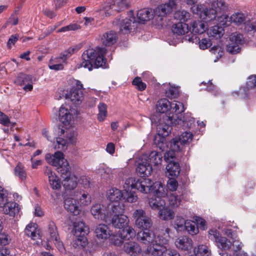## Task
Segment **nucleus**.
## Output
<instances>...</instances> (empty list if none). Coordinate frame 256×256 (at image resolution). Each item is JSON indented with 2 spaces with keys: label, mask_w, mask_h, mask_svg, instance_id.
<instances>
[{
  "label": "nucleus",
  "mask_w": 256,
  "mask_h": 256,
  "mask_svg": "<svg viewBox=\"0 0 256 256\" xmlns=\"http://www.w3.org/2000/svg\"><path fill=\"white\" fill-rule=\"evenodd\" d=\"M211 8H204V5L198 4L191 7L194 14H199L200 18L208 22L216 18L218 14L225 12L227 9L226 4L222 0H214L210 2Z\"/></svg>",
  "instance_id": "obj_3"
},
{
  "label": "nucleus",
  "mask_w": 256,
  "mask_h": 256,
  "mask_svg": "<svg viewBox=\"0 0 256 256\" xmlns=\"http://www.w3.org/2000/svg\"><path fill=\"white\" fill-rule=\"evenodd\" d=\"M172 30L174 34L184 35L188 32L189 28L188 24L180 22L174 24Z\"/></svg>",
  "instance_id": "obj_43"
},
{
  "label": "nucleus",
  "mask_w": 256,
  "mask_h": 256,
  "mask_svg": "<svg viewBox=\"0 0 256 256\" xmlns=\"http://www.w3.org/2000/svg\"><path fill=\"white\" fill-rule=\"evenodd\" d=\"M245 29L248 31L256 30V16L245 22Z\"/></svg>",
  "instance_id": "obj_59"
},
{
  "label": "nucleus",
  "mask_w": 256,
  "mask_h": 256,
  "mask_svg": "<svg viewBox=\"0 0 256 256\" xmlns=\"http://www.w3.org/2000/svg\"><path fill=\"white\" fill-rule=\"evenodd\" d=\"M116 12H118L126 8L130 4L128 0H112Z\"/></svg>",
  "instance_id": "obj_55"
},
{
  "label": "nucleus",
  "mask_w": 256,
  "mask_h": 256,
  "mask_svg": "<svg viewBox=\"0 0 256 256\" xmlns=\"http://www.w3.org/2000/svg\"><path fill=\"white\" fill-rule=\"evenodd\" d=\"M45 158L49 164L56 167L58 172L62 176L63 175L66 176L69 172L70 167L62 152L58 151L53 154H46Z\"/></svg>",
  "instance_id": "obj_8"
},
{
  "label": "nucleus",
  "mask_w": 256,
  "mask_h": 256,
  "mask_svg": "<svg viewBox=\"0 0 256 256\" xmlns=\"http://www.w3.org/2000/svg\"><path fill=\"white\" fill-rule=\"evenodd\" d=\"M123 192L120 190L112 188L108 190L106 194L107 198L111 202H118L122 198Z\"/></svg>",
  "instance_id": "obj_40"
},
{
  "label": "nucleus",
  "mask_w": 256,
  "mask_h": 256,
  "mask_svg": "<svg viewBox=\"0 0 256 256\" xmlns=\"http://www.w3.org/2000/svg\"><path fill=\"white\" fill-rule=\"evenodd\" d=\"M166 174L168 178H175L180 174V169L176 162H169L166 166Z\"/></svg>",
  "instance_id": "obj_36"
},
{
  "label": "nucleus",
  "mask_w": 256,
  "mask_h": 256,
  "mask_svg": "<svg viewBox=\"0 0 256 256\" xmlns=\"http://www.w3.org/2000/svg\"><path fill=\"white\" fill-rule=\"evenodd\" d=\"M163 154L156 151L152 152L148 156H147L148 162L152 166H158L162 161Z\"/></svg>",
  "instance_id": "obj_39"
},
{
  "label": "nucleus",
  "mask_w": 256,
  "mask_h": 256,
  "mask_svg": "<svg viewBox=\"0 0 256 256\" xmlns=\"http://www.w3.org/2000/svg\"><path fill=\"white\" fill-rule=\"evenodd\" d=\"M72 226L71 246L75 249L82 248L88 244L86 236L89 233V228L81 221L74 222Z\"/></svg>",
  "instance_id": "obj_6"
},
{
  "label": "nucleus",
  "mask_w": 256,
  "mask_h": 256,
  "mask_svg": "<svg viewBox=\"0 0 256 256\" xmlns=\"http://www.w3.org/2000/svg\"><path fill=\"white\" fill-rule=\"evenodd\" d=\"M32 82V77L31 76L22 74H20L14 80V82L18 85L24 84Z\"/></svg>",
  "instance_id": "obj_52"
},
{
  "label": "nucleus",
  "mask_w": 256,
  "mask_h": 256,
  "mask_svg": "<svg viewBox=\"0 0 256 256\" xmlns=\"http://www.w3.org/2000/svg\"><path fill=\"white\" fill-rule=\"evenodd\" d=\"M194 122V119L192 118L187 120L186 119L182 120V117L180 116L172 115L170 116H165L162 119H160L156 122V126L158 134L159 136L162 137L166 136L170 132L172 125H176L184 124V126L190 128Z\"/></svg>",
  "instance_id": "obj_4"
},
{
  "label": "nucleus",
  "mask_w": 256,
  "mask_h": 256,
  "mask_svg": "<svg viewBox=\"0 0 256 256\" xmlns=\"http://www.w3.org/2000/svg\"><path fill=\"white\" fill-rule=\"evenodd\" d=\"M170 147L172 150L166 152L164 156V160L166 162H174V159L176 156L175 152L179 151L180 150H174L171 146Z\"/></svg>",
  "instance_id": "obj_60"
},
{
  "label": "nucleus",
  "mask_w": 256,
  "mask_h": 256,
  "mask_svg": "<svg viewBox=\"0 0 256 256\" xmlns=\"http://www.w3.org/2000/svg\"><path fill=\"white\" fill-rule=\"evenodd\" d=\"M174 18L180 22L184 23L190 19L191 14L185 10H180L174 12Z\"/></svg>",
  "instance_id": "obj_48"
},
{
  "label": "nucleus",
  "mask_w": 256,
  "mask_h": 256,
  "mask_svg": "<svg viewBox=\"0 0 256 256\" xmlns=\"http://www.w3.org/2000/svg\"><path fill=\"white\" fill-rule=\"evenodd\" d=\"M92 202L91 196L88 193H83L78 200V203L80 206L89 205Z\"/></svg>",
  "instance_id": "obj_57"
},
{
  "label": "nucleus",
  "mask_w": 256,
  "mask_h": 256,
  "mask_svg": "<svg viewBox=\"0 0 256 256\" xmlns=\"http://www.w3.org/2000/svg\"><path fill=\"white\" fill-rule=\"evenodd\" d=\"M116 12L112 0L103 4L100 10L95 12L96 16L103 18L104 16H108Z\"/></svg>",
  "instance_id": "obj_25"
},
{
  "label": "nucleus",
  "mask_w": 256,
  "mask_h": 256,
  "mask_svg": "<svg viewBox=\"0 0 256 256\" xmlns=\"http://www.w3.org/2000/svg\"><path fill=\"white\" fill-rule=\"evenodd\" d=\"M178 94V88L175 87L170 86L169 88L166 91V96L171 99L176 98Z\"/></svg>",
  "instance_id": "obj_64"
},
{
  "label": "nucleus",
  "mask_w": 256,
  "mask_h": 256,
  "mask_svg": "<svg viewBox=\"0 0 256 256\" xmlns=\"http://www.w3.org/2000/svg\"><path fill=\"white\" fill-rule=\"evenodd\" d=\"M156 182L148 178H142L136 180L134 178L130 177L126 180L125 187L128 188L131 186L132 188L136 189L141 192L148 194L154 192L156 189L154 186Z\"/></svg>",
  "instance_id": "obj_9"
},
{
  "label": "nucleus",
  "mask_w": 256,
  "mask_h": 256,
  "mask_svg": "<svg viewBox=\"0 0 256 256\" xmlns=\"http://www.w3.org/2000/svg\"><path fill=\"white\" fill-rule=\"evenodd\" d=\"M194 135L190 132L186 131L178 137L173 138L170 142V146L174 150H181V146L189 144L193 140Z\"/></svg>",
  "instance_id": "obj_15"
},
{
  "label": "nucleus",
  "mask_w": 256,
  "mask_h": 256,
  "mask_svg": "<svg viewBox=\"0 0 256 256\" xmlns=\"http://www.w3.org/2000/svg\"><path fill=\"white\" fill-rule=\"evenodd\" d=\"M122 250L129 256H138L142 252V248L137 242L128 241L124 243Z\"/></svg>",
  "instance_id": "obj_20"
},
{
  "label": "nucleus",
  "mask_w": 256,
  "mask_h": 256,
  "mask_svg": "<svg viewBox=\"0 0 256 256\" xmlns=\"http://www.w3.org/2000/svg\"><path fill=\"white\" fill-rule=\"evenodd\" d=\"M94 232L96 238L99 240H106L110 236V230L107 225L103 224L96 226Z\"/></svg>",
  "instance_id": "obj_30"
},
{
  "label": "nucleus",
  "mask_w": 256,
  "mask_h": 256,
  "mask_svg": "<svg viewBox=\"0 0 256 256\" xmlns=\"http://www.w3.org/2000/svg\"><path fill=\"white\" fill-rule=\"evenodd\" d=\"M78 178L73 174H68L62 180V184L66 190H74L78 186Z\"/></svg>",
  "instance_id": "obj_29"
},
{
  "label": "nucleus",
  "mask_w": 256,
  "mask_h": 256,
  "mask_svg": "<svg viewBox=\"0 0 256 256\" xmlns=\"http://www.w3.org/2000/svg\"><path fill=\"white\" fill-rule=\"evenodd\" d=\"M228 224L224 225L225 228H223V226H221L220 225H219L218 228L220 230H222V232L226 235L228 237L232 238V240L236 239V234L232 232L231 230L227 228Z\"/></svg>",
  "instance_id": "obj_58"
},
{
  "label": "nucleus",
  "mask_w": 256,
  "mask_h": 256,
  "mask_svg": "<svg viewBox=\"0 0 256 256\" xmlns=\"http://www.w3.org/2000/svg\"><path fill=\"white\" fill-rule=\"evenodd\" d=\"M152 170V166L148 162L147 156H143L138 162L136 172L141 176H148Z\"/></svg>",
  "instance_id": "obj_18"
},
{
  "label": "nucleus",
  "mask_w": 256,
  "mask_h": 256,
  "mask_svg": "<svg viewBox=\"0 0 256 256\" xmlns=\"http://www.w3.org/2000/svg\"><path fill=\"white\" fill-rule=\"evenodd\" d=\"M38 226L35 223H30L25 228L24 232L26 235L30 237L33 240H36L40 238L39 230Z\"/></svg>",
  "instance_id": "obj_34"
},
{
  "label": "nucleus",
  "mask_w": 256,
  "mask_h": 256,
  "mask_svg": "<svg viewBox=\"0 0 256 256\" xmlns=\"http://www.w3.org/2000/svg\"><path fill=\"white\" fill-rule=\"evenodd\" d=\"M128 18L124 19L120 18L118 22L120 26V30L122 31L125 30H128L130 28L131 24L134 23L136 22L135 18L134 16V12L132 11H130L128 14Z\"/></svg>",
  "instance_id": "obj_37"
},
{
  "label": "nucleus",
  "mask_w": 256,
  "mask_h": 256,
  "mask_svg": "<svg viewBox=\"0 0 256 256\" xmlns=\"http://www.w3.org/2000/svg\"><path fill=\"white\" fill-rule=\"evenodd\" d=\"M80 28V26L76 24H71L64 26L57 30V32H64L68 31L76 30Z\"/></svg>",
  "instance_id": "obj_62"
},
{
  "label": "nucleus",
  "mask_w": 256,
  "mask_h": 256,
  "mask_svg": "<svg viewBox=\"0 0 256 256\" xmlns=\"http://www.w3.org/2000/svg\"><path fill=\"white\" fill-rule=\"evenodd\" d=\"M246 20V15L242 12H236L230 17V20L237 26L244 24Z\"/></svg>",
  "instance_id": "obj_47"
},
{
  "label": "nucleus",
  "mask_w": 256,
  "mask_h": 256,
  "mask_svg": "<svg viewBox=\"0 0 256 256\" xmlns=\"http://www.w3.org/2000/svg\"><path fill=\"white\" fill-rule=\"evenodd\" d=\"M180 0H168V2L158 6L154 10L156 15L158 16H164L170 14Z\"/></svg>",
  "instance_id": "obj_16"
},
{
  "label": "nucleus",
  "mask_w": 256,
  "mask_h": 256,
  "mask_svg": "<svg viewBox=\"0 0 256 256\" xmlns=\"http://www.w3.org/2000/svg\"><path fill=\"white\" fill-rule=\"evenodd\" d=\"M119 206L122 207L124 210V206L120 204ZM124 211L120 213H112L111 222L115 228L120 229L128 225L130 222L128 218L126 215L121 214Z\"/></svg>",
  "instance_id": "obj_17"
},
{
  "label": "nucleus",
  "mask_w": 256,
  "mask_h": 256,
  "mask_svg": "<svg viewBox=\"0 0 256 256\" xmlns=\"http://www.w3.org/2000/svg\"><path fill=\"white\" fill-rule=\"evenodd\" d=\"M14 174L22 180L26 178V173L24 166L20 163H18L14 168Z\"/></svg>",
  "instance_id": "obj_56"
},
{
  "label": "nucleus",
  "mask_w": 256,
  "mask_h": 256,
  "mask_svg": "<svg viewBox=\"0 0 256 256\" xmlns=\"http://www.w3.org/2000/svg\"><path fill=\"white\" fill-rule=\"evenodd\" d=\"M192 33L194 34H202L206 32V25L201 20H194L190 24Z\"/></svg>",
  "instance_id": "obj_42"
},
{
  "label": "nucleus",
  "mask_w": 256,
  "mask_h": 256,
  "mask_svg": "<svg viewBox=\"0 0 256 256\" xmlns=\"http://www.w3.org/2000/svg\"><path fill=\"white\" fill-rule=\"evenodd\" d=\"M118 236L124 240L133 239L136 236V231L132 226L128 225L120 229Z\"/></svg>",
  "instance_id": "obj_31"
},
{
  "label": "nucleus",
  "mask_w": 256,
  "mask_h": 256,
  "mask_svg": "<svg viewBox=\"0 0 256 256\" xmlns=\"http://www.w3.org/2000/svg\"><path fill=\"white\" fill-rule=\"evenodd\" d=\"M117 39L116 34L113 31H109L104 33L101 36L102 43L105 45L110 46L114 44Z\"/></svg>",
  "instance_id": "obj_35"
},
{
  "label": "nucleus",
  "mask_w": 256,
  "mask_h": 256,
  "mask_svg": "<svg viewBox=\"0 0 256 256\" xmlns=\"http://www.w3.org/2000/svg\"><path fill=\"white\" fill-rule=\"evenodd\" d=\"M79 49V48L76 46H72L66 50L62 52L58 56L62 60V63L66 64L67 60L70 58L73 54L76 52Z\"/></svg>",
  "instance_id": "obj_46"
},
{
  "label": "nucleus",
  "mask_w": 256,
  "mask_h": 256,
  "mask_svg": "<svg viewBox=\"0 0 256 256\" xmlns=\"http://www.w3.org/2000/svg\"><path fill=\"white\" fill-rule=\"evenodd\" d=\"M45 174L48 176L49 184L54 190H59L61 188L60 181L56 174L52 171L50 168L46 167L44 170Z\"/></svg>",
  "instance_id": "obj_26"
},
{
  "label": "nucleus",
  "mask_w": 256,
  "mask_h": 256,
  "mask_svg": "<svg viewBox=\"0 0 256 256\" xmlns=\"http://www.w3.org/2000/svg\"><path fill=\"white\" fill-rule=\"evenodd\" d=\"M122 212L123 208L119 206V204H110L107 206L100 204H96L90 208V213L95 219L106 222L110 220L112 213H120Z\"/></svg>",
  "instance_id": "obj_5"
},
{
  "label": "nucleus",
  "mask_w": 256,
  "mask_h": 256,
  "mask_svg": "<svg viewBox=\"0 0 256 256\" xmlns=\"http://www.w3.org/2000/svg\"><path fill=\"white\" fill-rule=\"evenodd\" d=\"M4 214L10 216H14L20 212L19 205L14 202L8 201V193L6 194V200L2 204Z\"/></svg>",
  "instance_id": "obj_19"
},
{
  "label": "nucleus",
  "mask_w": 256,
  "mask_h": 256,
  "mask_svg": "<svg viewBox=\"0 0 256 256\" xmlns=\"http://www.w3.org/2000/svg\"><path fill=\"white\" fill-rule=\"evenodd\" d=\"M106 52V48H100L86 50L82 55V62L78 66V68L83 67L91 70L92 69L93 64H94L96 67L106 68L108 66L106 60L104 58Z\"/></svg>",
  "instance_id": "obj_2"
},
{
  "label": "nucleus",
  "mask_w": 256,
  "mask_h": 256,
  "mask_svg": "<svg viewBox=\"0 0 256 256\" xmlns=\"http://www.w3.org/2000/svg\"><path fill=\"white\" fill-rule=\"evenodd\" d=\"M98 120L100 122H102L106 119L107 116V106L105 104L101 102L98 106Z\"/></svg>",
  "instance_id": "obj_51"
},
{
  "label": "nucleus",
  "mask_w": 256,
  "mask_h": 256,
  "mask_svg": "<svg viewBox=\"0 0 256 256\" xmlns=\"http://www.w3.org/2000/svg\"><path fill=\"white\" fill-rule=\"evenodd\" d=\"M178 182L174 178H169V179L167 182L166 186L170 191H176L178 188Z\"/></svg>",
  "instance_id": "obj_61"
},
{
  "label": "nucleus",
  "mask_w": 256,
  "mask_h": 256,
  "mask_svg": "<svg viewBox=\"0 0 256 256\" xmlns=\"http://www.w3.org/2000/svg\"><path fill=\"white\" fill-rule=\"evenodd\" d=\"M126 182L124 184V192L123 193L122 198L124 202L129 203L135 202L138 200V196L134 192L130 190L131 186L125 187Z\"/></svg>",
  "instance_id": "obj_38"
},
{
  "label": "nucleus",
  "mask_w": 256,
  "mask_h": 256,
  "mask_svg": "<svg viewBox=\"0 0 256 256\" xmlns=\"http://www.w3.org/2000/svg\"><path fill=\"white\" fill-rule=\"evenodd\" d=\"M66 98L70 100L76 106L81 104L84 100V94L80 90L73 88L66 94Z\"/></svg>",
  "instance_id": "obj_24"
},
{
  "label": "nucleus",
  "mask_w": 256,
  "mask_h": 256,
  "mask_svg": "<svg viewBox=\"0 0 256 256\" xmlns=\"http://www.w3.org/2000/svg\"><path fill=\"white\" fill-rule=\"evenodd\" d=\"M170 232V229L167 228L165 229L164 233V234H167L166 237H162L160 236L158 237V241L161 242L160 244H162L166 250H164L162 256H180V253L176 250L168 248L166 246L168 242V237H169Z\"/></svg>",
  "instance_id": "obj_21"
},
{
  "label": "nucleus",
  "mask_w": 256,
  "mask_h": 256,
  "mask_svg": "<svg viewBox=\"0 0 256 256\" xmlns=\"http://www.w3.org/2000/svg\"><path fill=\"white\" fill-rule=\"evenodd\" d=\"M154 186L156 189L153 192L154 196L150 198L148 203L152 209L158 210L166 205L165 200L162 198L167 196V190L159 182H156Z\"/></svg>",
  "instance_id": "obj_10"
},
{
  "label": "nucleus",
  "mask_w": 256,
  "mask_h": 256,
  "mask_svg": "<svg viewBox=\"0 0 256 256\" xmlns=\"http://www.w3.org/2000/svg\"><path fill=\"white\" fill-rule=\"evenodd\" d=\"M154 10L151 8H144L139 10L137 17L140 22H144L151 20L154 16Z\"/></svg>",
  "instance_id": "obj_32"
},
{
  "label": "nucleus",
  "mask_w": 256,
  "mask_h": 256,
  "mask_svg": "<svg viewBox=\"0 0 256 256\" xmlns=\"http://www.w3.org/2000/svg\"><path fill=\"white\" fill-rule=\"evenodd\" d=\"M136 226L142 230L150 229L152 226L150 218L146 216V212L142 209H137L133 213Z\"/></svg>",
  "instance_id": "obj_11"
},
{
  "label": "nucleus",
  "mask_w": 256,
  "mask_h": 256,
  "mask_svg": "<svg viewBox=\"0 0 256 256\" xmlns=\"http://www.w3.org/2000/svg\"><path fill=\"white\" fill-rule=\"evenodd\" d=\"M64 207L68 212L75 216L78 215L81 211L76 204V200L70 197L64 199Z\"/></svg>",
  "instance_id": "obj_27"
},
{
  "label": "nucleus",
  "mask_w": 256,
  "mask_h": 256,
  "mask_svg": "<svg viewBox=\"0 0 256 256\" xmlns=\"http://www.w3.org/2000/svg\"><path fill=\"white\" fill-rule=\"evenodd\" d=\"M164 250H166V248L160 244L150 245L147 246L142 256H162Z\"/></svg>",
  "instance_id": "obj_28"
},
{
  "label": "nucleus",
  "mask_w": 256,
  "mask_h": 256,
  "mask_svg": "<svg viewBox=\"0 0 256 256\" xmlns=\"http://www.w3.org/2000/svg\"><path fill=\"white\" fill-rule=\"evenodd\" d=\"M64 63H62V60L58 56L52 59L48 64V67L50 70H61L64 68Z\"/></svg>",
  "instance_id": "obj_49"
},
{
  "label": "nucleus",
  "mask_w": 256,
  "mask_h": 256,
  "mask_svg": "<svg viewBox=\"0 0 256 256\" xmlns=\"http://www.w3.org/2000/svg\"><path fill=\"white\" fill-rule=\"evenodd\" d=\"M158 210V217L162 220H168L174 218V210L169 208H165V206Z\"/></svg>",
  "instance_id": "obj_45"
},
{
  "label": "nucleus",
  "mask_w": 256,
  "mask_h": 256,
  "mask_svg": "<svg viewBox=\"0 0 256 256\" xmlns=\"http://www.w3.org/2000/svg\"><path fill=\"white\" fill-rule=\"evenodd\" d=\"M49 232L50 234V241L52 242L58 250L62 254L66 252L65 248L62 242L60 240L56 231V227L52 224L49 228Z\"/></svg>",
  "instance_id": "obj_23"
},
{
  "label": "nucleus",
  "mask_w": 256,
  "mask_h": 256,
  "mask_svg": "<svg viewBox=\"0 0 256 256\" xmlns=\"http://www.w3.org/2000/svg\"><path fill=\"white\" fill-rule=\"evenodd\" d=\"M97 173L104 180H110L113 177L114 170L104 164H100L96 169Z\"/></svg>",
  "instance_id": "obj_33"
},
{
  "label": "nucleus",
  "mask_w": 256,
  "mask_h": 256,
  "mask_svg": "<svg viewBox=\"0 0 256 256\" xmlns=\"http://www.w3.org/2000/svg\"><path fill=\"white\" fill-rule=\"evenodd\" d=\"M206 33L209 37L214 38H220L224 34V30L221 26H214L208 28Z\"/></svg>",
  "instance_id": "obj_44"
},
{
  "label": "nucleus",
  "mask_w": 256,
  "mask_h": 256,
  "mask_svg": "<svg viewBox=\"0 0 256 256\" xmlns=\"http://www.w3.org/2000/svg\"><path fill=\"white\" fill-rule=\"evenodd\" d=\"M186 222L183 218L176 216L172 224L177 232H180L184 230Z\"/></svg>",
  "instance_id": "obj_50"
},
{
  "label": "nucleus",
  "mask_w": 256,
  "mask_h": 256,
  "mask_svg": "<svg viewBox=\"0 0 256 256\" xmlns=\"http://www.w3.org/2000/svg\"><path fill=\"white\" fill-rule=\"evenodd\" d=\"M174 245L180 250L188 252L192 248L193 242L188 236H181L176 240Z\"/></svg>",
  "instance_id": "obj_22"
},
{
  "label": "nucleus",
  "mask_w": 256,
  "mask_h": 256,
  "mask_svg": "<svg viewBox=\"0 0 256 256\" xmlns=\"http://www.w3.org/2000/svg\"><path fill=\"white\" fill-rule=\"evenodd\" d=\"M244 42L242 34L238 32L231 34L229 37V41L226 46V50L232 54L238 53L241 50L240 46Z\"/></svg>",
  "instance_id": "obj_12"
},
{
  "label": "nucleus",
  "mask_w": 256,
  "mask_h": 256,
  "mask_svg": "<svg viewBox=\"0 0 256 256\" xmlns=\"http://www.w3.org/2000/svg\"><path fill=\"white\" fill-rule=\"evenodd\" d=\"M60 121L64 126L59 127L58 136L54 143L56 149L66 150L70 144L76 142L77 134L76 132L66 127L71 120L72 114L68 110L62 106L59 109Z\"/></svg>",
  "instance_id": "obj_1"
},
{
  "label": "nucleus",
  "mask_w": 256,
  "mask_h": 256,
  "mask_svg": "<svg viewBox=\"0 0 256 256\" xmlns=\"http://www.w3.org/2000/svg\"><path fill=\"white\" fill-rule=\"evenodd\" d=\"M186 230L188 234L194 236L198 234L199 232L198 228L196 224L191 220H186L184 230Z\"/></svg>",
  "instance_id": "obj_54"
},
{
  "label": "nucleus",
  "mask_w": 256,
  "mask_h": 256,
  "mask_svg": "<svg viewBox=\"0 0 256 256\" xmlns=\"http://www.w3.org/2000/svg\"><path fill=\"white\" fill-rule=\"evenodd\" d=\"M158 236L164 237L162 236L158 235L157 237L156 236L154 232L150 230V229L146 230H141L137 234V238L140 242L147 245V246L150 245L154 246L155 244H161V242L158 241Z\"/></svg>",
  "instance_id": "obj_13"
},
{
  "label": "nucleus",
  "mask_w": 256,
  "mask_h": 256,
  "mask_svg": "<svg viewBox=\"0 0 256 256\" xmlns=\"http://www.w3.org/2000/svg\"><path fill=\"white\" fill-rule=\"evenodd\" d=\"M199 47L201 50H206L212 45V42L210 38H202L199 41Z\"/></svg>",
  "instance_id": "obj_63"
},
{
  "label": "nucleus",
  "mask_w": 256,
  "mask_h": 256,
  "mask_svg": "<svg viewBox=\"0 0 256 256\" xmlns=\"http://www.w3.org/2000/svg\"><path fill=\"white\" fill-rule=\"evenodd\" d=\"M208 238L214 241L216 246L223 250H228L232 245L231 242L226 238L222 236L220 233L215 229H210L208 232Z\"/></svg>",
  "instance_id": "obj_14"
},
{
  "label": "nucleus",
  "mask_w": 256,
  "mask_h": 256,
  "mask_svg": "<svg viewBox=\"0 0 256 256\" xmlns=\"http://www.w3.org/2000/svg\"><path fill=\"white\" fill-rule=\"evenodd\" d=\"M169 205L172 208H177L181 202V198L175 194H171L168 195Z\"/></svg>",
  "instance_id": "obj_53"
},
{
  "label": "nucleus",
  "mask_w": 256,
  "mask_h": 256,
  "mask_svg": "<svg viewBox=\"0 0 256 256\" xmlns=\"http://www.w3.org/2000/svg\"><path fill=\"white\" fill-rule=\"evenodd\" d=\"M194 256H210L211 250L210 247L204 244H201L194 248Z\"/></svg>",
  "instance_id": "obj_41"
},
{
  "label": "nucleus",
  "mask_w": 256,
  "mask_h": 256,
  "mask_svg": "<svg viewBox=\"0 0 256 256\" xmlns=\"http://www.w3.org/2000/svg\"><path fill=\"white\" fill-rule=\"evenodd\" d=\"M156 110L160 113H166L170 116L172 115L180 116L184 112V108L182 103L174 100L170 102L166 98L159 100L156 105Z\"/></svg>",
  "instance_id": "obj_7"
}]
</instances>
